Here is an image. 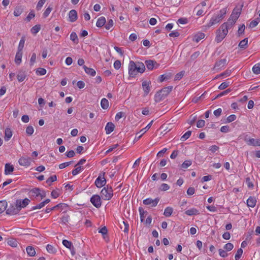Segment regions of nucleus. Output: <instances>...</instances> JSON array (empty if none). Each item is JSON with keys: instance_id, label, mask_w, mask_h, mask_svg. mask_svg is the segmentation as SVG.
<instances>
[{"instance_id": "obj_19", "label": "nucleus", "mask_w": 260, "mask_h": 260, "mask_svg": "<svg viewBox=\"0 0 260 260\" xmlns=\"http://www.w3.org/2000/svg\"><path fill=\"white\" fill-rule=\"evenodd\" d=\"M205 37V35L201 32H198L196 34H195L193 38V41L198 43L201 40L203 39Z\"/></svg>"}, {"instance_id": "obj_50", "label": "nucleus", "mask_w": 260, "mask_h": 260, "mask_svg": "<svg viewBox=\"0 0 260 260\" xmlns=\"http://www.w3.org/2000/svg\"><path fill=\"white\" fill-rule=\"evenodd\" d=\"M70 39L75 43H78V37L76 32H72L70 35Z\"/></svg>"}, {"instance_id": "obj_48", "label": "nucleus", "mask_w": 260, "mask_h": 260, "mask_svg": "<svg viewBox=\"0 0 260 260\" xmlns=\"http://www.w3.org/2000/svg\"><path fill=\"white\" fill-rule=\"evenodd\" d=\"M46 2V0H39L36 6V9L38 11L40 10L43 7V5Z\"/></svg>"}, {"instance_id": "obj_30", "label": "nucleus", "mask_w": 260, "mask_h": 260, "mask_svg": "<svg viewBox=\"0 0 260 260\" xmlns=\"http://www.w3.org/2000/svg\"><path fill=\"white\" fill-rule=\"evenodd\" d=\"M232 71L230 70H227L225 72L222 73L221 74L218 75L216 76V78H224L230 76L231 75Z\"/></svg>"}, {"instance_id": "obj_22", "label": "nucleus", "mask_w": 260, "mask_h": 260, "mask_svg": "<svg viewBox=\"0 0 260 260\" xmlns=\"http://www.w3.org/2000/svg\"><path fill=\"white\" fill-rule=\"evenodd\" d=\"M12 136V131L10 128L7 127L5 129L4 139L8 141Z\"/></svg>"}, {"instance_id": "obj_2", "label": "nucleus", "mask_w": 260, "mask_h": 260, "mask_svg": "<svg viewBox=\"0 0 260 260\" xmlns=\"http://www.w3.org/2000/svg\"><path fill=\"white\" fill-rule=\"evenodd\" d=\"M229 22H225L221 25L216 32L215 41L217 43L221 42L227 35L229 29L231 28Z\"/></svg>"}, {"instance_id": "obj_14", "label": "nucleus", "mask_w": 260, "mask_h": 260, "mask_svg": "<svg viewBox=\"0 0 260 260\" xmlns=\"http://www.w3.org/2000/svg\"><path fill=\"white\" fill-rule=\"evenodd\" d=\"M245 142L248 145L253 146H260V139H254L253 138L250 139H245Z\"/></svg>"}, {"instance_id": "obj_25", "label": "nucleus", "mask_w": 260, "mask_h": 260, "mask_svg": "<svg viewBox=\"0 0 260 260\" xmlns=\"http://www.w3.org/2000/svg\"><path fill=\"white\" fill-rule=\"evenodd\" d=\"M7 243L9 246L12 247H16L18 243L17 241L15 239L12 238H8L7 240Z\"/></svg>"}, {"instance_id": "obj_17", "label": "nucleus", "mask_w": 260, "mask_h": 260, "mask_svg": "<svg viewBox=\"0 0 260 260\" xmlns=\"http://www.w3.org/2000/svg\"><path fill=\"white\" fill-rule=\"evenodd\" d=\"M31 196L35 197L41 196L42 198L45 196L43 191L38 188H35L30 191Z\"/></svg>"}, {"instance_id": "obj_43", "label": "nucleus", "mask_w": 260, "mask_h": 260, "mask_svg": "<svg viewBox=\"0 0 260 260\" xmlns=\"http://www.w3.org/2000/svg\"><path fill=\"white\" fill-rule=\"evenodd\" d=\"M62 244L66 247L70 249L73 247L72 242L67 240H63L62 241Z\"/></svg>"}, {"instance_id": "obj_26", "label": "nucleus", "mask_w": 260, "mask_h": 260, "mask_svg": "<svg viewBox=\"0 0 260 260\" xmlns=\"http://www.w3.org/2000/svg\"><path fill=\"white\" fill-rule=\"evenodd\" d=\"M83 69L85 72L90 76H94L96 74V72L93 69L88 68L85 66H83Z\"/></svg>"}, {"instance_id": "obj_21", "label": "nucleus", "mask_w": 260, "mask_h": 260, "mask_svg": "<svg viewBox=\"0 0 260 260\" xmlns=\"http://www.w3.org/2000/svg\"><path fill=\"white\" fill-rule=\"evenodd\" d=\"M14 167L10 164H6L5 166V174L6 175H9L11 174L14 171Z\"/></svg>"}, {"instance_id": "obj_24", "label": "nucleus", "mask_w": 260, "mask_h": 260, "mask_svg": "<svg viewBox=\"0 0 260 260\" xmlns=\"http://www.w3.org/2000/svg\"><path fill=\"white\" fill-rule=\"evenodd\" d=\"M185 213L188 216L196 215L199 214V211L194 208H192L186 210Z\"/></svg>"}, {"instance_id": "obj_57", "label": "nucleus", "mask_w": 260, "mask_h": 260, "mask_svg": "<svg viewBox=\"0 0 260 260\" xmlns=\"http://www.w3.org/2000/svg\"><path fill=\"white\" fill-rule=\"evenodd\" d=\"M185 72L182 71L177 73L174 78L175 80H180L184 76Z\"/></svg>"}, {"instance_id": "obj_51", "label": "nucleus", "mask_w": 260, "mask_h": 260, "mask_svg": "<svg viewBox=\"0 0 260 260\" xmlns=\"http://www.w3.org/2000/svg\"><path fill=\"white\" fill-rule=\"evenodd\" d=\"M83 170V168L82 167L76 166V168L72 171V174L74 176L77 175V174L80 173L81 171H82Z\"/></svg>"}, {"instance_id": "obj_27", "label": "nucleus", "mask_w": 260, "mask_h": 260, "mask_svg": "<svg viewBox=\"0 0 260 260\" xmlns=\"http://www.w3.org/2000/svg\"><path fill=\"white\" fill-rule=\"evenodd\" d=\"M256 199L253 197H249L247 200V205L248 207L253 208L255 206Z\"/></svg>"}, {"instance_id": "obj_20", "label": "nucleus", "mask_w": 260, "mask_h": 260, "mask_svg": "<svg viewBox=\"0 0 260 260\" xmlns=\"http://www.w3.org/2000/svg\"><path fill=\"white\" fill-rule=\"evenodd\" d=\"M115 126L112 122H108L105 126V131L107 134H110L114 129Z\"/></svg>"}, {"instance_id": "obj_5", "label": "nucleus", "mask_w": 260, "mask_h": 260, "mask_svg": "<svg viewBox=\"0 0 260 260\" xmlns=\"http://www.w3.org/2000/svg\"><path fill=\"white\" fill-rule=\"evenodd\" d=\"M113 189L111 187H105L101 191V198L103 200L108 201L110 200L113 197Z\"/></svg>"}, {"instance_id": "obj_13", "label": "nucleus", "mask_w": 260, "mask_h": 260, "mask_svg": "<svg viewBox=\"0 0 260 260\" xmlns=\"http://www.w3.org/2000/svg\"><path fill=\"white\" fill-rule=\"evenodd\" d=\"M29 202L30 200L26 198L22 200H18L16 202L17 206H18L20 210L22 208L25 207L27 205H28Z\"/></svg>"}, {"instance_id": "obj_4", "label": "nucleus", "mask_w": 260, "mask_h": 260, "mask_svg": "<svg viewBox=\"0 0 260 260\" xmlns=\"http://www.w3.org/2000/svg\"><path fill=\"white\" fill-rule=\"evenodd\" d=\"M241 12V7H236L233 10L230 18L227 22L231 24V27L236 22V20L239 17Z\"/></svg>"}, {"instance_id": "obj_60", "label": "nucleus", "mask_w": 260, "mask_h": 260, "mask_svg": "<svg viewBox=\"0 0 260 260\" xmlns=\"http://www.w3.org/2000/svg\"><path fill=\"white\" fill-rule=\"evenodd\" d=\"M243 253V250L241 248L238 249L235 254V260H238L241 256Z\"/></svg>"}, {"instance_id": "obj_53", "label": "nucleus", "mask_w": 260, "mask_h": 260, "mask_svg": "<svg viewBox=\"0 0 260 260\" xmlns=\"http://www.w3.org/2000/svg\"><path fill=\"white\" fill-rule=\"evenodd\" d=\"M57 180V177L56 175H52L50 176L46 180V183L48 184H51L52 182L55 181Z\"/></svg>"}, {"instance_id": "obj_58", "label": "nucleus", "mask_w": 260, "mask_h": 260, "mask_svg": "<svg viewBox=\"0 0 260 260\" xmlns=\"http://www.w3.org/2000/svg\"><path fill=\"white\" fill-rule=\"evenodd\" d=\"M223 248L226 251H229L233 249L234 245L231 243H228L224 246Z\"/></svg>"}, {"instance_id": "obj_1", "label": "nucleus", "mask_w": 260, "mask_h": 260, "mask_svg": "<svg viewBox=\"0 0 260 260\" xmlns=\"http://www.w3.org/2000/svg\"><path fill=\"white\" fill-rule=\"evenodd\" d=\"M128 74L131 77H135L138 73H143L145 72V64L141 62H135L130 60L128 67Z\"/></svg>"}, {"instance_id": "obj_31", "label": "nucleus", "mask_w": 260, "mask_h": 260, "mask_svg": "<svg viewBox=\"0 0 260 260\" xmlns=\"http://www.w3.org/2000/svg\"><path fill=\"white\" fill-rule=\"evenodd\" d=\"M8 206V203L6 201L3 200L0 201V214L4 212L5 210H6V208Z\"/></svg>"}, {"instance_id": "obj_18", "label": "nucleus", "mask_w": 260, "mask_h": 260, "mask_svg": "<svg viewBox=\"0 0 260 260\" xmlns=\"http://www.w3.org/2000/svg\"><path fill=\"white\" fill-rule=\"evenodd\" d=\"M227 63L226 59H222L217 61L215 65V69L216 70H220L225 67Z\"/></svg>"}, {"instance_id": "obj_54", "label": "nucleus", "mask_w": 260, "mask_h": 260, "mask_svg": "<svg viewBox=\"0 0 260 260\" xmlns=\"http://www.w3.org/2000/svg\"><path fill=\"white\" fill-rule=\"evenodd\" d=\"M114 24L113 21L112 19H110L108 21L107 23L105 24V28L107 30L111 29Z\"/></svg>"}, {"instance_id": "obj_37", "label": "nucleus", "mask_w": 260, "mask_h": 260, "mask_svg": "<svg viewBox=\"0 0 260 260\" xmlns=\"http://www.w3.org/2000/svg\"><path fill=\"white\" fill-rule=\"evenodd\" d=\"M46 250L49 253L51 254H54L56 251V248L54 246L50 244H48L46 246Z\"/></svg>"}, {"instance_id": "obj_44", "label": "nucleus", "mask_w": 260, "mask_h": 260, "mask_svg": "<svg viewBox=\"0 0 260 260\" xmlns=\"http://www.w3.org/2000/svg\"><path fill=\"white\" fill-rule=\"evenodd\" d=\"M260 22V18H257L256 19L252 21L249 24V27L253 28L257 26V25Z\"/></svg>"}, {"instance_id": "obj_16", "label": "nucleus", "mask_w": 260, "mask_h": 260, "mask_svg": "<svg viewBox=\"0 0 260 260\" xmlns=\"http://www.w3.org/2000/svg\"><path fill=\"white\" fill-rule=\"evenodd\" d=\"M148 70H152L154 68H156L158 67V64L156 61L151 60H146L145 61V65Z\"/></svg>"}, {"instance_id": "obj_40", "label": "nucleus", "mask_w": 260, "mask_h": 260, "mask_svg": "<svg viewBox=\"0 0 260 260\" xmlns=\"http://www.w3.org/2000/svg\"><path fill=\"white\" fill-rule=\"evenodd\" d=\"M252 71L255 74H260V64L256 63L252 68Z\"/></svg>"}, {"instance_id": "obj_8", "label": "nucleus", "mask_w": 260, "mask_h": 260, "mask_svg": "<svg viewBox=\"0 0 260 260\" xmlns=\"http://www.w3.org/2000/svg\"><path fill=\"white\" fill-rule=\"evenodd\" d=\"M159 201V199L156 198L154 199L147 198L143 201V203L145 205H149L151 207H155L157 206Z\"/></svg>"}, {"instance_id": "obj_41", "label": "nucleus", "mask_w": 260, "mask_h": 260, "mask_svg": "<svg viewBox=\"0 0 260 260\" xmlns=\"http://www.w3.org/2000/svg\"><path fill=\"white\" fill-rule=\"evenodd\" d=\"M248 44V38H245L240 42L239 46L241 48H245Z\"/></svg>"}, {"instance_id": "obj_15", "label": "nucleus", "mask_w": 260, "mask_h": 260, "mask_svg": "<svg viewBox=\"0 0 260 260\" xmlns=\"http://www.w3.org/2000/svg\"><path fill=\"white\" fill-rule=\"evenodd\" d=\"M69 20L71 22H75L78 18L77 12L75 10H71L68 14Z\"/></svg>"}, {"instance_id": "obj_12", "label": "nucleus", "mask_w": 260, "mask_h": 260, "mask_svg": "<svg viewBox=\"0 0 260 260\" xmlns=\"http://www.w3.org/2000/svg\"><path fill=\"white\" fill-rule=\"evenodd\" d=\"M150 84L151 82L150 81H144L142 82V86L143 90L144 92V95H147L148 94L150 90Z\"/></svg>"}, {"instance_id": "obj_56", "label": "nucleus", "mask_w": 260, "mask_h": 260, "mask_svg": "<svg viewBox=\"0 0 260 260\" xmlns=\"http://www.w3.org/2000/svg\"><path fill=\"white\" fill-rule=\"evenodd\" d=\"M52 10V7H51L50 6L48 7L47 8H46L43 13V17L44 18H46L47 17H48L49 16V15L50 14V13H51Z\"/></svg>"}, {"instance_id": "obj_6", "label": "nucleus", "mask_w": 260, "mask_h": 260, "mask_svg": "<svg viewBox=\"0 0 260 260\" xmlns=\"http://www.w3.org/2000/svg\"><path fill=\"white\" fill-rule=\"evenodd\" d=\"M32 162L31 158L26 156L21 157L18 160V163L20 166L27 168L30 166Z\"/></svg>"}, {"instance_id": "obj_7", "label": "nucleus", "mask_w": 260, "mask_h": 260, "mask_svg": "<svg viewBox=\"0 0 260 260\" xmlns=\"http://www.w3.org/2000/svg\"><path fill=\"white\" fill-rule=\"evenodd\" d=\"M20 210L17 206L16 203L15 204H11L8 208L6 210L7 214L10 215H14L18 214Z\"/></svg>"}, {"instance_id": "obj_64", "label": "nucleus", "mask_w": 260, "mask_h": 260, "mask_svg": "<svg viewBox=\"0 0 260 260\" xmlns=\"http://www.w3.org/2000/svg\"><path fill=\"white\" fill-rule=\"evenodd\" d=\"M124 116V114L122 112H118L115 117V119L116 121H118L120 119L123 117Z\"/></svg>"}, {"instance_id": "obj_47", "label": "nucleus", "mask_w": 260, "mask_h": 260, "mask_svg": "<svg viewBox=\"0 0 260 260\" xmlns=\"http://www.w3.org/2000/svg\"><path fill=\"white\" fill-rule=\"evenodd\" d=\"M191 134V132L188 131L186 132L180 138V140L182 141H184L188 139Z\"/></svg>"}, {"instance_id": "obj_59", "label": "nucleus", "mask_w": 260, "mask_h": 260, "mask_svg": "<svg viewBox=\"0 0 260 260\" xmlns=\"http://www.w3.org/2000/svg\"><path fill=\"white\" fill-rule=\"evenodd\" d=\"M34 132V127L32 126H28L26 128V133L29 135L31 136Z\"/></svg>"}, {"instance_id": "obj_63", "label": "nucleus", "mask_w": 260, "mask_h": 260, "mask_svg": "<svg viewBox=\"0 0 260 260\" xmlns=\"http://www.w3.org/2000/svg\"><path fill=\"white\" fill-rule=\"evenodd\" d=\"M170 78V76L166 75L165 74L161 75L159 77V81L160 82H163L165 80H168Z\"/></svg>"}, {"instance_id": "obj_34", "label": "nucleus", "mask_w": 260, "mask_h": 260, "mask_svg": "<svg viewBox=\"0 0 260 260\" xmlns=\"http://www.w3.org/2000/svg\"><path fill=\"white\" fill-rule=\"evenodd\" d=\"M101 106L103 109H108L109 106L108 100L106 98H103L101 101Z\"/></svg>"}, {"instance_id": "obj_52", "label": "nucleus", "mask_w": 260, "mask_h": 260, "mask_svg": "<svg viewBox=\"0 0 260 260\" xmlns=\"http://www.w3.org/2000/svg\"><path fill=\"white\" fill-rule=\"evenodd\" d=\"M59 190L57 189H55V190H53L52 192H51V197L53 198V199H56L57 198H58L60 194V192H59Z\"/></svg>"}, {"instance_id": "obj_35", "label": "nucleus", "mask_w": 260, "mask_h": 260, "mask_svg": "<svg viewBox=\"0 0 260 260\" xmlns=\"http://www.w3.org/2000/svg\"><path fill=\"white\" fill-rule=\"evenodd\" d=\"M46 73V70L42 68H39L36 71V74L38 76H43L45 75Z\"/></svg>"}, {"instance_id": "obj_61", "label": "nucleus", "mask_w": 260, "mask_h": 260, "mask_svg": "<svg viewBox=\"0 0 260 260\" xmlns=\"http://www.w3.org/2000/svg\"><path fill=\"white\" fill-rule=\"evenodd\" d=\"M118 144H114L113 145L110 146L109 147L108 149L106 151L105 154H108L110 152L112 151L114 149H115L117 147H118Z\"/></svg>"}, {"instance_id": "obj_38", "label": "nucleus", "mask_w": 260, "mask_h": 260, "mask_svg": "<svg viewBox=\"0 0 260 260\" xmlns=\"http://www.w3.org/2000/svg\"><path fill=\"white\" fill-rule=\"evenodd\" d=\"M23 12V9L21 7H17L15 8L14 11V15L16 17L19 16Z\"/></svg>"}, {"instance_id": "obj_62", "label": "nucleus", "mask_w": 260, "mask_h": 260, "mask_svg": "<svg viewBox=\"0 0 260 260\" xmlns=\"http://www.w3.org/2000/svg\"><path fill=\"white\" fill-rule=\"evenodd\" d=\"M236 119V116L234 114H232L226 118V122H231L234 121Z\"/></svg>"}, {"instance_id": "obj_42", "label": "nucleus", "mask_w": 260, "mask_h": 260, "mask_svg": "<svg viewBox=\"0 0 260 260\" xmlns=\"http://www.w3.org/2000/svg\"><path fill=\"white\" fill-rule=\"evenodd\" d=\"M192 164V161L191 160H186L181 165V167L183 169H186L190 167Z\"/></svg>"}, {"instance_id": "obj_32", "label": "nucleus", "mask_w": 260, "mask_h": 260, "mask_svg": "<svg viewBox=\"0 0 260 260\" xmlns=\"http://www.w3.org/2000/svg\"><path fill=\"white\" fill-rule=\"evenodd\" d=\"M196 9L197 10L196 14L198 16H203L206 12L204 8H201V5H198L196 7Z\"/></svg>"}, {"instance_id": "obj_45", "label": "nucleus", "mask_w": 260, "mask_h": 260, "mask_svg": "<svg viewBox=\"0 0 260 260\" xmlns=\"http://www.w3.org/2000/svg\"><path fill=\"white\" fill-rule=\"evenodd\" d=\"M152 123H153V121L152 120L151 122H150L147 124V125L145 127H144V128H142V129H141L139 133H142V134H144L151 127V125L152 124Z\"/></svg>"}, {"instance_id": "obj_33", "label": "nucleus", "mask_w": 260, "mask_h": 260, "mask_svg": "<svg viewBox=\"0 0 260 260\" xmlns=\"http://www.w3.org/2000/svg\"><path fill=\"white\" fill-rule=\"evenodd\" d=\"M173 212V209L172 207H167L164 210V215L166 217H170L172 214Z\"/></svg>"}, {"instance_id": "obj_49", "label": "nucleus", "mask_w": 260, "mask_h": 260, "mask_svg": "<svg viewBox=\"0 0 260 260\" xmlns=\"http://www.w3.org/2000/svg\"><path fill=\"white\" fill-rule=\"evenodd\" d=\"M139 211L140 212L141 221L143 222L145 218L146 212L142 208H139Z\"/></svg>"}, {"instance_id": "obj_23", "label": "nucleus", "mask_w": 260, "mask_h": 260, "mask_svg": "<svg viewBox=\"0 0 260 260\" xmlns=\"http://www.w3.org/2000/svg\"><path fill=\"white\" fill-rule=\"evenodd\" d=\"M22 52L17 51L15 55V62L16 64L19 65L22 62Z\"/></svg>"}, {"instance_id": "obj_9", "label": "nucleus", "mask_w": 260, "mask_h": 260, "mask_svg": "<svg viewBox=\"0 0 260 260\" xmlns=\"http://www.w3.org/2000/svg\"><path fill=\"white\" fill-rule=\"evenodd\" d=\"M104 174L105 173L100 174L95 181V185L98 188H101L106 184V181L104 177Z\"/></svg>"}, {"instance_id": "obj_28", "label": "nucleus", "mask_w": 260, "mask_h": 260, "mask_svg": "<svg viewBox=\"0 0 260 260\" xmlns=\"http://www.w3.org/2000/svg\"><path fill=\"white\" fill-rule=\"evenodd\" d=\"M106 22V18L104 17H100L96 22V26L98 27H101L105 24Z\"/></svg>"}, {"instance_id": "obj_10", "label": "nucleus", "mask_w": 260, "mask_h": 260, "mask_svg": "<svg viewBox=\"0 0 260 260\" xmlns=\"http://www.w3.org/2000/svg\"><path fill=\"white\" fill-rule=\"evenodd\" d=\"M90 202L92 205L97 208L101 206V198L99 195L94 194L90 198Z\"/></svg>"}, {"instance_id": "obj_36", "label": "nucleus", "mask_w": 260, "mask_h": 260, "mask_svg": "<svg viewBox=\"0 0 260 260\" xmlns=\"http://www.w3.org/2000/svg\"><path fill=\"white\" fill-rule=\"evenodd\" d=\"M25 39L24 38H22L19 43V45L18 46V50L17 51L19 52H22V50L23 49L24 43H25Z\"/></svg>"}, {"instance_id": "obj_39", "label": "nucleus", "mask_w": 260, "mask_h": 260, "mask_svg": "<svg viewBox=\"0 0 260 260\" xmlns=\"http://www.w3.org/2000/svg\"><path fill=\"white\" fill-rule=\"evenodd\" d=\"M41 26L40 25L37 24L33 26L31 29L30 31L32 34L36 35L37 34L40 30Z\"/></svg>"}, {"instance_id": "obj_55", "label": "nucleus", "mask_w": 260, "mask_h": 260, "mask_svg": "<svg viewBox=\"0 0 260 260\" xmlns=\"http://www.w3.org/2000/svg\"><path fill=\"white\" fill-rule=\"evenodd\" d=\"M36 54L35 53H33L31 55V56L30 59L29 64L30 66H33L36 62Z\"/></svg>"}, {"instance_id": "obj_3", "label": "nucleus", "mask_w": 260, "mask_h": 260, "mask_svg": "<svg viewBox=\"0 0 260 260\" xmlns=\"http://www.w3.org/2000/svg\"><path fill=\"white\" fill-rule=\"evenodd\" d=\"M226 8H224L220 10L218 13L214 14L212 16L209 23H208L207 26L209 27L219 22L223 18L224 16L226 14Z\"/></svg>"}, {"instance_id": "obj_46", "label": "nucleus", "mask_w": 260, "mask_h": 260, "mask_svg": "<svg viewBox=\"0 0 260 260\" xmlns=\"http://www.w3.org/2000/svg\"><path fill=\"white\" fill-rule=\"evenodd\" d=\"M230 82L229 81H226L225 82H222L218 87V88L220 90H223L228 87L230 84Z\"/></svg>"}, {"instance_id": "obj_11", "label": "nucleus", "mask_w": 260, "mask_h": 260, "mask_svg": "<svg viewBox=\"0 0 260 260\" xmlns=\"http://www.w3.org/2000/svg\"><path fill=\"white\" fill-rule=\"evenodd\" d=\"M172 89V87H168L165 88L164 89H162L161 90H160L159 92H157L154 96L155 101L156 102H160L162 99V95H161V93L162 92H165L167 91V92H170Z\"/></svg>"}, {"instance_id": "obj_29", "label": "nucleus", "mask_w": 260, "mask_h": 260, "mask_svg": "<svg viewBox=\"0 0 260 260\" xmlns=\"http://www.w3.org/2000/svg\"><path fill=\"white\" fill-rule=\"evenodd\" d=\"M26 251L27 254L29 256H34L36 255V251L35 248L32 246H27L26 248Z\"/></svg>"}]
</instances>
